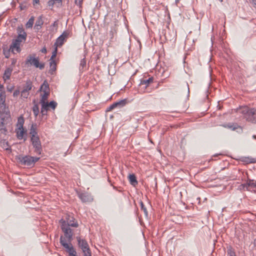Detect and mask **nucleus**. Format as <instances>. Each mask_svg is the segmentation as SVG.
<instances>
[{
    "instance_id": "nucleus-11",
    "label": "nucleus",
    "mask_w": 256,
    "mask_h": 256,
    "mask_svg": "<svg viewBox=\"0 0 256 256\" xmlns=\"http://www.w3.org/2000/svg\"><path fill=\"white\" fill-rule=\"evenodd\" d=\"M118 28L116 24H114L110 28L109 32H108L107 35L109 38L110 42H114L116 39Z\"/></svg>"
},
{
    "instance_id": "nucleus-18",
    "label": "nucleus",
    "mask_w": 256,
    "mask_h": 256,
    "mask_svg": "<svg viewBox=\"0 0 256 256\" xmlns=\"http://www.w3.org/2000/svg\"><path fill=\"white\" fill-rule=\"evenodd\" d=\"M12 70L13 69L12 68H7L6 69L4 74V76H2L4 80V82H6L7 80L10 79Z\"/></svg>"
},
{
    "instance_id": "nucleus-10",
    "label": "nucleus",
    "mask_w": 256,
    "mask_h": 256,
    "mask_svg": "<svg viewBox=\"0 0 256 256\" xmlns=\"http://www.w3.org/2000/svg\"><path fill=\"white\" fill-rule=\"evenodd\" d=\"M60 243L66 250L70 256H76V252L74 249L72 244H68L62 236L60 240Z\"/></svg>"
},
{
    "instance_id": "nucleus-56",
    "label": "nucleus",
    "mask_w": 256,
    "mask_h": 256,
    "mask_svg": "<svg viewBox=\"0 0 256 256\" xmlns=\"http://www.w3.org/2000/svg\"><path fill=\"white\" fill-rule=\"evenodd\" d=\"M168 19L170 20V16H169L168 17Z\"/></svg>"
},
{
    "instance_id": "nucleus-29",
    "label": "nucleus",
    "mask_w": 256,
    "mask_h": 256,
    "mask_svg": "<svg viewBox=\"0 0 256 256\" xmlns=\"http://www.w3.org/2000/svg\"><path fill=\"white\" fill-rule=\"evenodd\" d=\"M12 52L10 46V48H3V54L4 55L6 58H8L10 56V52Z\"/></svg>"
},
{
    "instance_id": "nucleus-24",
    "label": "nucleus",
    "mask_w": 256,
    "mask_h": 256,
    "mask_svg": "<svg viewBox=\"0 0 256 256\" xmlns=\"http://www.w3.org/2000/svg\"><path fill=\"white\" fill-rule=\"evenodd\" d=\"M33 87L32 83L30 80H27L26 81V86L24 87L23 90L26 92H29Z\"/></svg>"
},
{
    "instance_id": "nucleus-19",
    "label": "nucleus",
    "mask_w": 256,
    "mask_h": 256,
    "mask_svg": "<svg viewBox=\"0 0 256 256\" xmlns=\"http://www.w3.org/2000/svg\"><path fill=\"white\" fill-rule=\"evenodd\" d=\"M39 90L42 92H50L49 84L46 80H44L41 85Z\"/></svg>"
},
{
    "instance_id": "nucleus-15",
    "label": "nucleus",
    "mask_w": 256,
    "mask_h": 256,
    "mask_svg": "<svg viewBox=\"0 0 256 256\" xmlns=\"http://www.w3.org/2000/svg\"><path fill=\"white\" fill-rule=\"evenodd\" d=\"M30 138H36L39 136L37 130V124H32L30 129Z\"/></svg>"
},
{
    "instance_id": "nucleus-27",
    "label": "nucleus",
    "mask_w": 256,
    "mask_h": 256,
    "mask_svg": "<svg viewBox=\"0 0 256 256\" xmlns=\"http://www.w3.org/2000/svg\"><path fill=\"white\" fill-rule=\"evenodd\" d=\"M44 22L42 20V17H40L38 20L36 21L35 25H34V28L39 30L42 28V26Z\"/></svg>"
},
{
    "instance_id": "nucleus-53",
    "label": "nucleus",
    "mask_w": 256,
    "mask_h": 256,
    "mask_svg": "<svg viewBox=\"0 0 256 256\" xmlns=\"http://www.w3.org/2000/svg\"><path fill=\"white\" fill-rule=\"evenodd\" d=\"M253 138L256 140V135H254L253 136Z\"/></svg>"
},
{
    "instance_id": "nucleus-17",
    "label": "nucleus",
    "mask_w": 256,
    "mask_h": 256,
    "mask_svg": "<svg viewBox=\"0 0 256 256\" xmlns=\"http://www.w3.org/2000/svg\"><path fill=\"white\" fill-rule=\"evenodd\" d=\"M6 92H0V109L8 107L6 104Z\"/></svg>"
},
{
    "instance_id": "nucleus-12",
    "label": "nucleus",
    "mask_w": 256,
    "mask_h": 256,
    "mask_svg": "<svg viewBox=\"0 0 256 256\" xmlns=\"http://www.w3.org/2000/svg\"><path fill=\"white\" fill-rule=\"evenodd\" d=\"M78 196L82 202H90L93 200L90 194L86 192H77Z\"/></svg>"
},
{
    "instance_id": "nucleus-5",
    "label": "nucleus",
    "mask_w": 256,
    "mask_h": 256,
    "mask_svg": "<svg viewBox=\"0 0 256 256\" xmlns=\"http://www.w3.org/2000/svg\"><path fill=\"white\" fill-rule=\"evenodd\" d=\"M26 36H25V35H18L16 38L12 40V44H10L12 52L14 54L15 53V51L16 52H20L21 51V49L20 48V44L22 42H24L26 40Z\"/></svg>"
},
{
    "instance_id": "nucleus-36",
    "label": "nucleus",
    "mask_w": 256,
    "mask_h": 256,
    "mask_svg": "<svg viewBox=\"0 0 256 256\" xmlns=\"http://www.w3.org/2000/svg\"><path fill=\"white\" fill-rule=\"evenodd\" d=\"M242 161L247 163H255L254 158L245 157L243 158Z\"/></svg>"
},
{
    "instance_id": "nucleus-13",
    "label": "nucleus",
    "mask_w": 256,
    "mask_h": 256,
    "mask_svg": "<svg viewBox=\"0 0 256 256\" xmlns=\"http://www.w3.org/2000/svg\"><path fill=\"white\" fill-rule=\"evenodd\" d=\"M64 220L65 221V224L68 225V226L77 228L78 226V224L75 218L70 215L67 216L66 220Z\"/></svg>"
},
{
    "instance_id": "nucleus-20",
    "label": "nucleus",
    "mask_w": 256,
    "mask_h": 256,
    "mask_svg": "<svg viewBox=\"0 0 256 256\" xmlns=\"http://www.w3.org/2000/svg\"><path fill=\"white\" fill-rule=\"evenodd\" d=\"M0 145L1 147L4 150L11 152L12 149L10 146L9 145L8 142L6 140H2L0 141Z\"/></svg>"
},
{
    "instance_id": "nucleus-51",
    "label": "nucleus",
    "mask_w": 256,
    "mask_h": 256,
    "mask_svg": "<svg viewBox=\"0 0 256 256\" xmlns=\"http://www.w3.org/2000/svg\"><path fill=\"white\" fill-rule=\"evenodd\" d=\"M252 244L254 247L256 246V239H254L252 242Z\"/></svg>"
},
{
    "instance_id": "nucleus-38",
    "label": "nucleus",
    "mask_w": 256,
    "mask_h": 256,
    "mask_svg": "<svg viewBox=\"0 0 256 256\" xmlns=\"http://www.w3.org/2000/svg\"><path fill=\"white\" fill-rule=\"evenodd\" d=\"M140 208L142 210L144 211V214L146 215V216H148V210H146V208L145 207L143 202L142 201H140Z\"/></svg>"
},
{
    "instance_id": "nucleus-22",
    "label": "nucleus",
    "mask_w": 256,
    "mask_h": 256,
    "mask_svg": "<svg viewBox=\"0 0 256 256\" xmlns=\"http://www.w3.org/2000/svg\"><path fill=\"white\" fill-rule=\"evenodd\" d=\"M50 73L52 74L56 69V64L55 60H50Z\"/></svg>"
},
{
    "instance_id": "nucleus-37",
    "label": "nucleus",
    "mask_w": 256,
    "mask_h": 256,
    "mask_svg": "<svg viewBox=\"0 0 256 256\" xmlns=\"http://www.w3.org/2000/svg\"><path fill=\"white\" fill-rule=\"evenodd\" d=\"M62 2V0H50L48 2V5L49 6H52L56 2L61 3Z\"/></svg>"
},
{
    "instance_id": "nucleus-30",
    "label": "nucleus",
    "mask_w": 256,
    "mask_h": 256,
    "mask_svg": "<svg viewBox=\"0 0 256 256\" xmlns=\"http://www.w3.org/2000/svg\"><path fill=\"white\" fill-rule=\"evenodd\" d=\"M8 124H2V122H0V130L2 132V133L4 134H6L8 132V130L6 128V125H7Z\"/></svg>"
},
{
    "instance_id": "nucleus-42",
    "label": "nucleus",
    "mask_w": 256,
    "mask_h": 256,
    "mask_svg": "<svg viewBox=\"0 0 256 256\" xmlns=\"http://www.w3.org/2000/svg\"><path fill=\"white\" fill-rule=\"evenodd\" d=\"M86 65V60L84 58L80 60V66L84 68Z\"/></svg>"
},
{
    "instance_id": "nucleus-7",
    "label": "nucleus",
    "mask_w": 256,
    "mask_h": 256,
    "mask_svg": "<svg viewBox=\"0 0 256 256\" xmlns=\"http://www.w3.org/2000/svg\"><path fill=\"white\" fill-rule=\"evenodd\" d=\"M78 246L82 249L84 256H92V253L89 246L86 240L81 239L80 236L76 237Z\"/></svg>"
},
{
    "instance_id": "nucleus-50",
    "label": "nucleus",
    "mask_w": 256,
    "mask_h": 256,
    "mask_svg": "<svg viewBox=\"0 0 256 256\" xmlns=\"http://www.w3.org/2000/svg\"><path fill=\"white\" fill-rule=\"evenodd\" d=\"M16 62V60L13 59L12 62V64H14Z\"/></svg>"
},
{
    "instance_id": "nucleus-40",
    "label": "nucleus",
    "mask_w": 256,
    "mask_h": 256,
    "mask_svg": "<svg viewBox=\"0 0 256 256\" xmlns=\"http://www.w3.org/2000/svg\"><path fill=\"white\" fill-rule=\"evenodd\" d=\"M30 94L29 92H26L24 90H22L21 92V96L24 98H27Z\"/></svg>"
},
{
    "instance_id": "nucleus-55",
    "label": "nucleus",
    "mask_w": 256,
    "mask_h": 256,
    "mask_svg": "<svg viewBox=\"0 0 256 256\" xmlns=\"http://www.w3.org/2000/svg\"><path fill=\"white\" fill-rule=\"evenodd\" d=\"M220 2H223V0H218Z\"/></svg>"
},
{
    "instance_id": "nucleus-3",
    "label": "nucleus",
    "mask_w": 256,
    "mask_h": 256,
    "mask_svg": "<svg viewBox=\"0 0 256 256\" xmlns=\"http://www.w3.org/2000/svg\"><path fill=\"white\" fill-rule=\"evenodd\" d=\"M40 159V157L32 156L29 155L19 156L18 158V160L21 164L29 168H33Z\"/></svg>"
},
{
    "instance_id": "nucleus-43",
    "label": "nucleus",
    "mask_w": 256,
    "mask_h": 256,
    "mask_svg": "<svg viewBox=\"0 0 256 256\" xmlns=\"http://www.w3.org/2000/svg\"><path fill=\"white\" fill-rule=\"evenodd\" d=\"M116 107L114 104V103L111 104L110 106L107 108H106V112H110V111H111L113 109L115 108Z\"/></svg>"
},
{
    "instance_id": "nucleus-9",
    "label": "nucleus",
    "mask_w": 256,
    "mask_h": 256,
    "mask_svg": "<svg viewBox=\"0 0 256 256\" xmlns=\"http://www.w3.org/2000/svg\"><path fill=\"white\" fill-rule=\"evenodd\" d=\"M30 142L34 149V152L36 154L40 155L42 149L40 136L30 138Z\"/></svg>"
},
{
    "instance_id": "nucleus-49",
    "label": "nucleus",
    "mask_w": 256,
    "mask_h": 256,
    "mask_svg": "<svg viewBox=\"0 0 256 256\" xmlns=\"http://www.w3.org/2000/svg\"><path fill=\"white\" fill-rule=\"evenodd\" d=\"M40 2V0H32V3L34 5L36 4H38Z\"/></svg>"
},
{
    "instance_id": "nucleus-6",
    "label": "nucleus",
    "mask_w": 256,
    "mask_h": 256,
    "mask_svg": "<svg viewBox=\"0 0 256 256\" xmlns=\"http://www.w3.org/2000/svg\"><path fill=\"white\" fill-rule=\"evenodd\" d=\"M35 54L34 56L30 55L27 57L25 64L28 66H34L36 68L42 70L44 68V63H40L38 58H35Z\"/></svg>"
},
{
    "instance_id": "nucleus-39",
    "label": "nucleus",
    "mask_w": 256,
    "mask_h": 256,
    "mask_svg": "<svg viewBox=\"0 0 256 256\" xmlns=\"http://www.w3.org/2000/svg\"><path fill=\"white\" fill-rule=\"evenodd\" d=\"M58 52V48H54V50L52 52V55L50 59V60H54V58L56 56Z\"/></svg>"
},
{
    "instance_id": "nucleus-21",
    "label": "nucleus",
    "mask_w": 256,
    "mask_h": 256,
    "mask_svg": "<svg viewBox=\"0 0 256 256\" xmlns=\"http://www.w3.org/2000/svg\"><path fill=\"white\" fill-rule=\"evenodd\" d=\"M50 94V92H42L40 94V104H44L47 102L48 98Z\"/></svg>"
},
{
    "instance_id": "nucleus-1",
    "label": "nucleus",
    "mask_w": 256,
    "mask_h": 256,
    "mask_svg": "<svg viewBox=\"0 0 256 256\" xmlns=\"http://www.w3.org/2000/svg\"><path fill=\"white\" fill-rule=\"evenodd\" d=\"M236 112L242 114L247 122L256 124V108H250L247 106H240L236 109Z\"/></svg>"
},
{
    "instance_id": "nucleus-47",
    "label": "nucleus",
    "mask_w": 256,
    "mask_h": 256,
    "mask_svg": "<svg viewBox=\"0 0 256 256\" xmlns=\"http://www.w3.org/2000/svg\"><path fill=\"white\" fill-rule=\"evenodd\" d=\"M14 88V86H11V87H8H8H7V90H8V92H12V90H13Z\"/></svg>"
},
{
    "instance_id": "nucleus-45",
    "label": "nucleus",
    "mask_w": 256,
    "mask_h": 256,
    "mask_svg": "<svg viewBox=\"0 0 256 256\" xmlns=\"http://www.w3.org/2000/svg\"><path fill=\"white\" fill-rule=\"evenodd\" d=\"M83 0H75V4L80 7L81 6Z\"/></svg>"
},
{
    "instance_id": "nucleus-28",
    "label": "nucleus",
    "mask_w": 256,
    "mask_h": 256,
    "mask_svg": "<svg viewBox=\"0 0 256 256\" xmlns=\"http://www.w3.org/2000/svg\"><path fill=\"white\" fill-rule=\"evenodd\" d=\"M57 104V103L54 101H51L50 102H46L44 104V106L48 105V107H50L54 110L56 108Z\"/></svg>"
},
{
    "instance_id": "nucleus-2",
    "label": "nucleus",
    "mask_w": 256,
    "mask_h": 256,
    "mask_svg": "<svg viewBox=\"0 0 256 256\" xmlns=\"http://www.w3.org/2000/svg\"><path fill=\"white\" fill-rule=\"evenodd\" d=\"M24 117L22 116L18 117L16 124L15 132L18 140L24 139V141H26V130L24 128Z\"/></svg>"
},
{
    "instance_id": "nucleus-31",
    "label": "nucleus",
    "mask_w": 256,
    "mask_h": 256,
    "mask_svg": "<svg viewBox=\"0 0 256 256\" xmlns=\"http://www.w3.org/2000/svg\"><path fill=\"white\" fill-rule=\"evenodd\" d=\"M32 112L36 117L38 116L39 113V108L38 104H35L32 107Z\"/></svg>"
},
{
    "instance_id": "nucleus-34",
    "label": "nucleus",
    "mask_w": 256,
    "mask_h": 256,
    "mask_svg": "<svg viewBox=\"0 0 256 256\" xmlns=\"http://www.w3.org/2000/svg\"><path fill=\"white\" fill-rule=\"evenodd\" d=\"M34 22V18L31 17L26 22V28H32Z\"/></svg>"
},
{
    "instance_id": "nucleus-32",
    "label": "nucleus",
    "mask_w": 256,
    "mask_h": 256,
    "mask_svg": "<svg viewBox=\"0 0 256 256\" xmlns=\"http://www.w3.org/2000/svg\"><path fill=\"white\" fill-rule=\"evenodd\" d=\"M42 108H41V114L42 115H46L47 112L48 110V105L44 106V104H41Z\"/></svg>"
},
{
    "instance_id": "nucleus-33",
    "label": "nucleus",
    "mask_w": 256,
    "mask_h": 256,
    "mask_svg": "<svg viewBox=\"0 0 256 256\" xmlns=\"http://www.w3.org/2000/svg\"><path fill=\"white\" fill-rule=\"evenodd\" d=\"M222 126L224 128H228L232 129V130H235L237 128L236 124H231V123L224 124V125H222Z\"/></svg>"
},
{
    "instance_id": "nucleus-41",
    "label": "nucleus",
    "mask_w": 256,
    "mask_h": 256,
    "mask_svg": "<svg viewBox=\"0 0 256 256\" xmlns=\"http://www.w3.org/2000/svg\"><path fill=\"white\" fill-rule=\"evenodd\" d=\"M228 254L229 255V256H236L234 251L232 248H228Z\"/></svg>"
},
{
    "instance_id": "nucleus-25",
    "label": "nucleus",
    "mask_w": 256,
    "mask_h": 256,
    "mask_svg": "<svg viewBox=\"0 0 256 256\" xmlns=\"http://www.w3.org/2000/svg\"><path fill=\"white\" fill-rule=\"evenodd\" d=\"M126 104V100L124 99L118 102H116L114 103L116 108H122Z\"/></svg>"
},
{
    "instance_id": "nucleus-52",
    "label": "nucleus",
    "mask_w": 256,
    "mask_h": 256,
    "mask_svg": "<svg viewBox=\"0 0 256 256\" xmlns=\"http://www.w3.org/2000/svg\"><path fill=\"white\" fill-rule=\"evenodd\" d=\"M252 0L253 3H254V4H256V0Z\"/></svg>"
},
{
    "instance_id": "nucleus-48",
    "label": "nucleus",
    "mask_w": 256,
    "mask_h": 256,
    "mask_svg": "<svg viewBox=\"0 0 256 256\" xmlns=\"http://www.w3.org/2000/svg\"><path fill=\"white\" fill-rule=\"evenodd\" d=\"M46 47H44L42 50H41V52H42V53H44V54H46Z\"/></svg>"
},
{
    "instance_id": "nucleus-23",
    "label": "nucleus",
    "mask_w": 256,
    "mask_h": 256,
    "mask_svg": "<svg viewBox=\"0 0 256 256\" xmlns=\"http://www.w3.org/2000/svg\"><path fill=\"white\" fill-rule=\"evenodd\" d=\"M154 78L152 77H150L147 80H141L140 85H144V87L147 88L150 83L152 82Z\"/></svg>"
},
{
    "instance_id": "nucleus-14",
    "label": "nucleus",
    "mask_w": 256,
    "mask_h": 256,
    "mask_svg": "<svg viewBox=\"0 0 256 256\" xmlns=\"http://www.w3.org/2000/svg\"><path fill=\"white\" fill-rule=\"evenodd\" d=\"M68 34L66 32H63L56 40L54 46L58 48L62 46L66 38H67Z\"/></svg>"
},
{
    "instance_id": "nucleus-46",
    "label": "nucleus",
    "mask_w": 256,
    "mask_h": 256,
    "mask_svg": "<svg viewBox=\"0 0 256 256\" xmlns=\"http://www.w3.org/2000/svg\"><path fill=\"white\" fill-rule=\"evenodd\" d=\"M20 94V91L18 90H15L13 92V96L16 97Z\"/></svg>"
},
{
    "instance_id": "nucleus-54",
    "label": "nucleus",
    "mask_w": 256,
    "mask_h": 256,
    "mask_svg": "<svg viewBox=\"0 0 256 256\" xmlns=\"http://www.w3.org/2000/svg\"><path fill=\"white\" fill-rule=\"evenodd\" d=\"M180 0H176V2L177 3V2H179Z\"/></svg>"
},
{
    "instance_id": "nucleus-8",
    "label": "nucleus",
    "mask_w": 256,
    "mask_h": 256,
    "mask_svg": "<svg viewBox=\"0 0 256 256\" xmlns=\"http://www.w3.org/2000/svg\"><path fill=\"white\" fill-rule=\"evenodd\" d=\"M0 118L2 124H10L12 122L10 112L8 107L0 109Z\"/></svg>"
},
{
    "instance_id": "nucleus-16",
    "label": "nucleus",
    "mask_w": 256,
    "mask_h": 256,
    "mask_svg": "<svg viewBox=\"0 0 256 256\" xmlns=\"http://www.w3.org/2000/svg\"><path fill=\"white\" fill-rule=\"evenodd\" d=\"M246 185L248 190H252L256 192V180L248 178L246 180Z\"/></svg>"
},
{
    "instance_id": "nucleus-44",
    "label": "nucleus",
    "mask_w": 256,
    "mask_h": 256,
    "mask_svg": "<svg viewBox=\"0 0 256 256\" xmlns=\"http://www.w3.org/2000/svg\"><path fill=\"white\" fill-rule=\"evenodd\" d=\"M240 189L246 188V190H248V186L246 185V183H244V184H241L240 186Z\"/></svg>"
},
{
    "instance_id": "nucleus-26",
    "label": "nucleus",
    "mask_w": 256,
    "mask_h": 256,
    "mask_svg": "<svg viewBox=\"0 0 256 256\" xmlns=\"http://www.w3.org/2000/svg\"><path fill=\"white\" fill-rule=\"evenodd\" d=\"M128 179L130 184L134 186H136L138 184V181L134 174H130L128 176Z\"/></svg>"
},
{
    "instance_id": "nucleus-35",
    "label": "nucleus",
    "mask_w": 256,
    "mask_h": 256,
    "mask_svg": "<svg viewBox=\"0 0 256 256\" xmlns=\"http://www.w3.org/2000/svg\"><path fill=\"white\" fill-rule=\"evenodd\" d=\"M17 32L18 34V35L22 34L25 35V36H27L26 33V32L22 27L18 26L17 28Z\"/></svg>"
},
{
    "instance_id": "nucleus-4",
    "label": "nucleus",
    "mask_w": 256,
    "mask_h": 256,
    "mask_svg": "<svg viewBox=\"0 0 256 256\" xmlns=\"http://www.w3.org/2000/svg\"><path fill=\"white\" fill-rule=\"evenodd\" d=\"M60 222L61 224V228L64 234V237L62 236V238L66 240V243L71 244L73 236L72 230L70 226H68V225L65 224V221L63 219L60 220Z\"/></svg>"
}]
</instances>
